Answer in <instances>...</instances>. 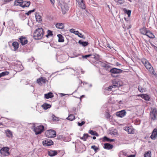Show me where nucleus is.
Wrapping results in <instances>:
<instances>
[{
	"instance_id": "f257e3e1",
	"label": "nucleus",
	"mask_w": 157,
	"mask_h": 157,
	"mask_svg": "<svg viewBox=\"0 0 157 157\" xmlns=\"http://www.w3.org/2000/svg\"><path fill=\"white\" fill-rule=\"evenodd\" d=\"M44 35V30L42 28L36 29L33 33V37L36 40L41 39Z\"/></svg>"
},
{
	"instance_id": "f03ea898",
	"label": "nucleus",
	"mask_w": 157,
	"mask_h": 157,
	"mask_svg": "<svg viewBox=\"0 0 157 157\" xmlns=\"http://www.w3.org/2000/svg\"><path fill=\"white\" fill-rule=\"evenodd\" d=\"M140 62L144 65L146 68L149 72L153 73V72H154V70L153 69V67L146 59H143L140 61Z\"/></svg>"
},
{
	"instance_id": "7ed1b4c3",
	"label": "nucleus",
	"mask_w": 157,
	"mask_h": 157,
	"mask_svg": "<svg viewBox=\"0 0 157 157\" xmlns=\"http://www.w3.org/2000/svg\"><path fill=\"white\" fill-rule=\"evenodd\" d=\"M122 85V82L121 81H113L112 84L108 87L107 90L108 91H111L112 88H118Z\"/></svg>"
},
{
	"instance_id": "20e7f679",
	"label": "nucleus",
	"mask_w": 157,
	"mask_h": 157,
	"mask_svg": "<svg viewBox=\"0 0 157 157\" xmlns=\"http://www.w3.org/2000/svg\"><path fill=\"white\" fill-rule=\"evenodd\" d=\"M10 148L7 147H4L0 150V153L2 156H8L10 155L9 152Z\"/></svg>"
},
{
	"instance_id": "39448f33",
	"label": "nucleus",
	"mask_w": 157,
	"mask_h": 157,
	"mask_svg": "<svg viewBox=\"0 0 157 157\" xmlns=\"http://www.w3.org/2000/svg\"><path fill=\"white\" fill-rule=\"evenodd\" d=\"M44 130V127L43 125H39L35 127L34 131L36 135L41 134Z\"/></svg>"
},
{
	"instance_id": "423d86ee",
	"label": "nucleus",
	"mask_w": 157,
	"mask_h": 157,
	"mask_svg": "<svg viewBox=\"0 0 157 157\" xmlns=\"http://www.w3.org/2000/svg\"><path fill=\"white\" fill-rule=\"evenodd\" d=\"M150 117L151 120H154L157 119V110L156 109H151Z\"/></svg>"
},
{
	"instance_id": "0eeeda50",
	"label": "nucleus",
	"mask_w": 157,
	"mask_h": 157,
	"mask_svg": "<svg viewBox=\"0 0 157 157\" xmlns=\"http://www.w3.org/2000/svg\"><path fill=\"white\" fill-rule=\"evenodd\" d=\"M47 136L48 137H54L56 136V132L54 130H50L47 131L45 133Z\"/></svg>"
},
{
	"instance_id": "6e6552de",
	"label": "nucleus",
	"mask_w": 157,
	"mask_h": 157,
	"mask_svg": "<svg viewBox=\"0 0 157 157\" xmlns=\"http://www.w3.org/2000/svg\"><path fill=\"white\" fill-rule=\"evenodd\" d=\"M53 142L50 140H45L42 142L43 144L45 147L51 146L53 144Z\"/></svg>"
},
{
	"instance_id": "1a4fd4ad",
	"label": "nucleus",
	"mask_w": 157,
	"mask_h": 157,
	"mask_svg": "<svg viewBox=\"0 0 157 157\" xmlns=\"http://www.w3.org/2000/svg\"><path fill=\"white\" fill-rule=\"evenodd\" d=\"M109 71L112 74H116L122 73L123 70L117 68H113L111 69Z\"/></svg>"
},
{
	"instance_id": "9d476101",
	"label": "nucleus",
	"mask_w": 157,
	"mask_h": 157,
	"mask_svg": "<svg viewBox=\"0 0 157 157\" xmlns=\"http://www.w3.org/2000/svg\"><path fill=\"white\" fill-rule=\"evenodd\" d=\"M61 9L63 14H65L69 10V7L66 4L62 5Z\"/></svg>"
},
{
	"instance_id": "9b49d317",
	"label": "nucleus",
	"mask_w": 157,
	"mask_h": 157,
	"mask_svg": "<svg viewBox=\"0 0 157 157\" xmlns=\"http://www.w3.org/2000/svg\"><path fill=\"white\" fill-rule=\"evenodd\" d=\"M19 41L22 45H25L28 43V40L25 37L22 36H21L19 38Z\"/></svg>"
},
{
	"instance_id": "f8f14e48",
	"label": "nucleus",
	"mask_w": 157,
	"mask_h": 157,
	"mask_svg": "<svg viewBox=\"0 0 157 157\" xmlns=\"http://www.w3.org/2000/svg\"><path fill=\"white\" fill-rule=\"evenodd\" d=\"M46 79L44 78L40 77L37 79V82L39 85H42L43 83H46Z\"/></svg>"
},
{
	"instance_id": "ddd939ff",
	"label": "nucleus",
	"mask_w": 157,
	"mask_h": 157,
	"mask_svg": "<svg viewBox=\"0 0 157 157\" xmlns=\"http://www.w3.org/2000/svg\"><path fill=\"white\" fill-rule=\"evenodd\" d=\"M126 112L125 110H123L116 113V115L119 117H124L126 114Z\"/></svg>"
},
{
	"instance_id": "4468645a",
	"label": "nucleus",
	"mask_w": 157,
	"mask_h": 157,
	"mask_svg": "<svg viewBox=\"0 0 157 157\" xmlns=\"http://www.w3.org/2000/svg\"><path fill=\"white\" fill-rule=\"evenodd\" d=\"M157 128H155L152 132L151 135L150 136L151 138L153 140L155 139L157 137Z\"/></svg>"
},
{
	"instance_id": "2eb2a0df",
	"label": "nucleus",
	"mask_w": 157,
	"mask_h": 157,
	"mask_svg": "<svg viewBox=\"0 0 157 157\" xmlns=\"http://www.w3.org/2000/svg\"><path fill=\"white\" fill-rule=\"evenodd\" d=\"M138 96L141 97L142 98H144L146 101H149V96L147 94H138Z\"/></svg>"
},
{
	"instance_id": "dca6fc26",
	"label": "nucleus",
	"mask_w": 157,
	"mask_h": 157,
	"mask_svg": "<svg viewBox=\"0 0 157 157\" xmlns=\"http://www.w3.org/2000/svg\"><path fill=\"white\" fill-rule=\"evenodd\" d=\"M104 148L107 149H111L113 147V145L109 143H105L104 145Z\"/></svg>"
},
{
	"instance_id": "f3484780",
	"label": "nucleus",
	"mask_w": 157,
	"mask_h": 157,
	"mask_svg": "<svg viewBox=\"0 0 157 157\" xmlns=\"http://www.w3.org/2000/svg\"><path fill=\"white\" fill-rule=\"evenodd\" d=\"M30 4V2H24L23 4H20L19 6L23 8L29 7Z\"/></svg>"
},
{
	"instance_id": "a211bd4d",
	"label": "nucleus",
	"mask_w": 157,
	"mask_h": 157,
	"mask_svg": "<svg viewBox=\"0 0 157 157\" xmlns=\"http://www.w3.org/2000/svg\"><path fill=\"white\" fill-rule=\"evenodd\" d=\"M145 35H146L148 37L151 38H154L155 37L153 34L149 30H148L147 32Z\"/></svg>"
},
{
	"instance_id": "6ab92c4d",
	"label": "nucleus",
	"mask_w": 157,
	"mask_h": 157,
	"mask_svg": "<svg viewBox=\"0 0 157 157\" xmlns=\"http://www.w3.org/2000/svg\"><path fill=\"white\" fill-rule=\"evenodd\" d=\"M57 153L56 151L51 150L49 151L48 155L50 156H53L57 155Z\"/></svg>"
},
{
	"instance_id": "aec40b11",
	"label": "nucleus",
	"mask_w": 157,
	"mask_h": 157,
	"mask_svg": "<svg viewBox=\"0 0 157 157\" xmlns=\"http://www.w3.org/2000/svg\"><path fill=\"white\" fill-rule=\"evenodd\" d=\"M53 96H54L53 94L51 92H49L48 94H44V97L46 99L51 98L53 97Z\"/></svg>"
},
{
	"instance_id": "412c9836",
	"label": "nucleus",
	"mask_w": 157,
	"mask_h": 157,
	"mask_svg": "<svg viewBox=\"0 0 157 157\" xmlns=\"http://www.w3.org/2000/svg\"><path fill=\"white\" fill-rule=\"evenodd\" d=\"M35 16L37 22H40L42 21L41 17L37 13L35 14Z\"/></svg>"
},
{
	"instance_id": "4be33fe9",
	"label": "nucleus",
	"mask_w": 157,
	"mask_h": 157,
	"mask_svg": "<svg viewBox=\"0 0 157 157\" xmlns=\"http://www.w3.org/2000/svg\"><path fill=\"white\" fill-rule=\"evenodd\" d=\"M5 133H6V136L8 137H12V133L9 129H8L5 131Z\"/></svg>"
},
{
	"instance_id": "5701e85b",
	"label": "nucleus",
	"mask_w": 157,
	"mask_h": 157,
	"mask_svg": "<svg viewBox=\"0 0 157 157\" xmlns=\"http://www.w3.org/2000/svg\"><path fill=\"white\" fill-rule=\"evenodd\" d=\"M78 43L84 47H85L87 46L89 44L88 42L83 41L81 40H79L78 41Z\"/></svg>"
},
{
	"instance_id": "b1692460",
	"label": "nucleus",
	"mask_w": 157,
	"mask_h": 157,
	"mask_svg": "<svg viewBox=\"0 0 157 157\" xmlns=\"http://www.w3.org/2000/svg\"><path fill=\"white\" fill-rule=\"evenodd\" d=\"M147 31L148 30H147V29L145 27H143L140 29L141 33L144 35H145Z\"/></svg>"
},
{
	"instance_id": "393cba45",
	"label": "nucleus",
	"mask_w": 157,
	"mask_h": 157,
	"mask_svg": "<svg viewBox=\"0 0 157 157\" xmlns=\"http://www.w3.org/2000/svg\"><path fill=\"white\" fill-rule=\"evenodd\" d=\"M41 106L44 109L46 110L50 108L51 106L50 104L47 103H44Z\"/></svg>"
},
{
	"instance_id": "a878e982",
	"label": "nucleus",
	"mask_w": 157,
	"mask_h": 157,
	"mask_svg": "<svg viewBox=\"0 0 157 157\" xmlns=\"http://www.w3.org/2000/svg\"><path fill=\"white\" fill-rule=\"evenodd\" d=\"M78 2L79 6L80 7H81L82 9H84L85 8V5L83 2V0L81 2Z\"/></svg>"
},
{
	"instance_id": "bb28decb",
	"label": "nucleus",
	"mask_w": 157,
	"mask_h": 157,
	"mask_svg": "<svg viewBox=\"0 0 157 157\" xmlns=\"http://www.w3.org/2000/svg\"><path fill=\"white\" fill-rule=\"evenodd\" d=\"M124 12L127 14L128 17H130L131 15V11L129 10H127L126 8H124L123 9Z\"/></svg>"
},
{
	"instance_id": "cd10ccee",
	"label": "nucleus",
	"mask_w": 157,
	"mask_h": 157,
	"mask_svg": "<svg viewBox=\"0 0 157 157\" xmlns=\"http://www.w3.org/2000/svg\"><path fill=\"white\" fill-rule=\"evenodd\" d=\"M56 26L57 28L59 29H63L64 28L63 24L62 23H57Z\"/></svg>"
},
{
	"instance_id": "c85d7f7f",
	"label": "nucleus",
	"mask_w": 157,
	"mask_h": 157,
	"mask_svg": "<svg viewBox=\"0 0 157 157\" xmlns=\"http://www.w3.org/2000/svg\"><path fill=\"white\" fill-rule=\"evenodd\" d=\"M114 140V139H110L106 136H104L103 138V142L107 141V142H111L113 141Z\"/></svg>"
},
{
	"instance_id": "c756f323",
	"label": "nucleus",
	"mask_w": 157,
	"mask_h": 157,
	"mask_svg": "<svg viewBox=\"0 0 157 157\" xmlns=\"http://www.w3.org/2000/svg\"><path fill=\"white\" fill-rule=\"evenodd\" d=\"M12 45L14 48L15 50L17 49L19 47V44L17 42H13Z\"/></svg>"
},
{
	"instance_id": "7c9ffc66",
	"label": "nucleus",
	"mask_w": 157,
	"mask_h": 157,
	"mask_svg": "<svg viewBox=\"0 0 157 157\" xmlns=\"http://www.w3.org/2000/svg\"><path fill=\"white\" fill-rule=\"evenodd\" d=\"M88 132L92 135H94L97 136H99L98 133L95 131L90 130Z\"/></svg>"
},
{
	"instance_id": "2f4dec72",
	"label": "nucleus",
	"mask_w": 157,
	"mask_h": 157,
	"mask_svg": "<svg viewBox=\"0 0 157 157\" xmlns=\"http://www.w3.org/2000/svg\"><path fill=\"white\" fill-rule=\"evenodd\" d=\"M57 36L58 37V42H63L64 41V40L63 37L61 34H58L57 35Z\"/></svg>"
},
{
	"instance_id": "473e14b6",
	"label": "nucleus",
	"mask_w": 157,
	"mask_h": 157,
	"mask_svg": "<svg viewBox=\"0 0 157 157\" xmlns=\"http://www.w3.org/2000/svg\"><path fill=\"white\" fill-rule=\"evenodd\" d=\"M75 118V116L73 114H70L67 118V119L71 121L74 120Z\"/></svg>"
},
{
	"instance_id": "72a5a7b5",
	"label": "nucleus",
	"mask_w": 157,
	"mask_h": 157,
	"mask_svg": "<svg viewBox=\"0 0 157 157\" xmlns=\"http://www.w3.org/2000/svg\"><path fill=\"white\" fill-rule=\"evenodd\" d=\"M24 2L23 0H18L17 2L15 3V5L16 6L19 5L18 4L19 3L20 4H23Z\"/></svg>"
},
{
	"instance_id": "f704fd0d",
	"label": "nucleus",
	"mask_w": 157,
	"mask_h": 157,
	"mask_svg": "<svg viewBox=\"0 0 157 157\" xmlns=\"http://www.w3.org/2000/svg\"><path fill=\"white\" fill-rule=\"evenodd\" d=\"M144 157H151V151H148L147 152L144 154Z\"/></svg>"
},
{
	"instance_id": "c9c22d12",
	"label": "nucleus",
	"mask_w": 157,
	"mask_h": 157,
	"mask_svg": "<svg viewBox=\"0 0 157 157\" xmlns=\"http://www.w3.org/2000/svg\"><path fill=\"white\" fill-rule=\"evenodd\" d=\"M48 34L46 35V36L47 37H48L49 36H52V31L50 30H48Z\"/></svg>"
},
{
	"instance_id": "e433bc0d",
	"label": "nucleus",
	"mask_w": 157,
	"mask_h": 157,
	"mask_svg": "<svg viewBox=\"0 0 157 157\" xmlns=\"http://www.w3.org/2000/svg\"><path fill=\"white\" fill-rule=\"evenodd\" d=\"M52 120L53 121H58L59 120V117H56L54 115H53L52 116Z\"/></svg>"
},
{
	"instance_id": "4c0bfd02",
	"label": "nucleus",
	"mask_w": 157,
	"mask_h": 157,
	"mask_svg": "<svg viewBox=\"0 0 157 157\" xmlns=\"http://www.w3.org/2000/svg\"><path fill=\"white\" fill-rule=\"evenodd\" d=\"M125 130L127 131L128 133H131L132 132V129L128 127L126 128Z\"/></svg>"
},
{
	"instance_id": "58836bf2",
	"label": "nucleus",
	"mask_w": 157,
	"mask_h": 157,
	"mask_svg": "<svg viewBox=\"0 0 157 157\" xmlns=\"http://www.w3.org/2000/svg\"><path fill=\"white\" fill-rule=\"evenodd\" d=\"M138 90L140 92H144L146 91V89H145L140 87L138 88Z\"/></svg>"
},
{
	"instance_id": "ea45409f",
	"label": "nucleus",
	"mask_w": 157,
	"mask_h": 157,
	"mask_svg": "<svg viewBox=\"0 0 157 157\" xmlns=\"http://www.w3.org/2000/svg\"><path fill=\"white\" fill-rule=\"evenodd\" d=\"M91 148L93 149L95 152H96L97 151L98 149V148L96 147L95 146H92L91 147Z\"/></svg>"
},
{
	"instance_id": "a19ab883",
	"label": "nucleus",
	"mask_w": 157,
	"mask_h": 157,
	"mask_svg": "<svg viewBox=\"0 0 157 157\" xmlns=\"http://www.w3.org/2000/svg\"><path fill=\"white\" fill-rule=\"evenodd\" d=\"M92 56V54H89V55H85V56H82V58L83 59H86L88 58L90 56Z\"/></svg>"
},
{
	"instance_id": "79ce46f5",
	"label": "nucleus",
	"mask_w": 157,
	"mask_h": 157,
	"mask_svg": "<svg viewBox=\"0 0 157 157\" xmlns=\"http://www.w3.org/2000/svg\"><path fill=\"white\" fill-rule=\"evenodd\" d=\"M120 153L126 156L127 157L128 155V153L123 151H121Z\"/></svg>"
},
{
	"instance_id": "37998d69",
	"label": "nucleus",
	"mask_w": 157,
	"mask_h": 157,
	"mask_svg": "<svg viewBox=\"0 0 157 157\" xmlns=\"http://www.w3.org/2000/svg\"><path fill=\"white\" fill-rule=\"evenodd\" d=\"M35 10V9H34L32 10L29 11L27 13H26L25 14L28 15H29L31 14L32 12H33Z\"/></svg>"
},
{
	"instance_id": "c03bdc74",
	"label": "nucleus",
	"mask_w": 157,
	"mask_h": 157,
	"mask_svg": "<svg viewBox=\"0 0 157 157\" xmlns=\"http://www.w3.org/2000/svg\"><path fill=\"white\" fill-rule=\"evenodd\" d=\"M124 2V0H118L117 1V3H118V4H119L120 5L122 4Z\"/></svg>"
},
{
	"instance_id": "a18cd8bd",
	"label": "nucleus",
	"mask_w": 157,
	"mask_h": 157,
	"mask_svg": "<svg viewBox=\"0 0 157 157\" xmlns=\"http://www.w3.org/2000/svg\"><path fill=\"white\" fill-rule=\"evenodd\" d=\"M85 123V121H82L81 123L80 122H78V126H81L83 124H84Z\"/></svg>"
},
{
	"instance_id": "49530a36",
	"label": "nucleus",
	"mask_w": 157,
	"mask_h": 157,
	"mask_svg": "<svg viewBox=\"0 0 157 157\" xmlns=\"http://www.w3.org/2000/svg\"><path fill=\"white\" fill-rule=\"evenodd\" d=\"M6 72H3L1 73L0 74V78L4 76H5L6 75Z\"/></svg>"
},
{
	"instance_id": "de8ad7c7",
	"label": "nucleus",
	"mask_w": 157,
	"mask_h": 157,
	"mask_svg": "<svg viewBox=\"0 0 157 157\" xmlns=\"http://www.w3.org/2000/svg\"><path fill=\"white\" fill-rule=\"evenodd\" d=\"M110 115L108 113H106V114L105 115V117L107 119H109L110 118Z\"/></svg>"
},
{
	"instance_id": "09e8293b",
	"label": "nucleus",
	"mask_w": 157,
	"mask_h": 157,
	"mask_svg": "<svg viewBox=\"0 0 157 157\" xmlns=\"http://www.w3.org/2000/svg\"><path fill=\"white\" fill-rule=\"evenodd\" d=\"M78 33V35H77L79 37L85 39V37H84V36L82 35L81 33Z\"/></svg>"
},
{
	"instance_id": "8fccbe9b",
	"label": "nucleus",
	"mask_w": 157,
	"mask_h": 157,
	"mask_svg": "<svg viewBox=\"0 0 157 157\" xmlns=\"http://www.w3.org/2000/svg\"><path fill=\"white\" fill-rule=\"evenodd\" d=\"M81 139L83 140L84 141H86L87 139V137H86V136H84L82 137H81Z\"/></svg>"
},
{
	"instance_id": "3c124183",
	"label": "nucleus",
	"mask_w": 157,
	"mask_h": 157,
	"mask_svg": "<svg viewBox=\"0 0 157 157\" xmlns=\"http://www.w3.org/2000/svg\"><path fill=\"white\" fill-rule=\"evenodd\" d=\"M99 56L97 55H95V57L94 58V59L95 60H98L99 59Z\"/></svg>"
},
{
	"instance_id": "603ef678",
	"label": "nucleus",
	"mask_w": 157,
	"mask_h": 157,
	"mask_svg": "<svg viewBox=\"0 0 157 157\" xmlns=\"http://www.w3.org/2000/svg\"><path fill=\"white\" fill-rule=\"evenodd\" d=\"M12 1V0H4V3L6 4L8 3L9 2Z\"/></svg>"
},
{
	"instance_id": "864d4df0",
	"label": "nucleus",
	"mask_w": 157,
	"mask_h": 157,
	"mask_svg": "<svg viewBox=\"0 0 157 157\" xmlns=\"http://www.w3.org/2000/svg\"><path fill=\"white\" fill-rule=\"evenodd\" d=\"M70 31L72 33H74V32H75V30L74 29H70Z\"/></svg>"
},
{
	"instance_id": "5fc2aeb1",
	"label": "nucleus",
	"mask_w": 157,
	"mask_h": 157,
	"mask_svg": "<svg viewBox=\"0 0 157 157\" xmlns=\"http://www.w3.org/2000/svg\"><path fill=\"white\" fill-rule=\"evenodd\" d=\"M136 156V155H128L127 156V157H135Z\"/></svg>"
},
{
	"instance_id": "6e6d98bb",
	"label": "nucleus",
	"mask_w": 157,
	"mask_h": 157,
	"mask_svg": "<svg viewBox=\"0 0 157 157\" xmlns=\"http://www.w3.org/2000/svg\"><path fill=\"white\" fill-rule=\"evenodd\" d=\"M84 136H86V137H87V139L88 138V137H90V136L87 134H84Z\"/></svg>"
},
{
	"instance_id": "4d7b16f0",
	"label": "nucleus",
	"mask_w": 157,
	"mask_h": 157,
	"mask_svg": "<svg viewBox=\"0 0 157 157\" xmlns=\"http://www.w3.org/2000/svg\"><path fill=\"white\" fill-rule=\"evenodd\" d=\"M75 32H74V34L76 35H78V31H75Z\"/></svg>"
},
{
	"instance_id": "13d9d810",
	"label": "nucleus",
	"mask_w": 157,
	"mask_h": 157,
	"mask_svg": "<svg viewBox=\"0 0 157 157\" xmlns=\"http://www.w3.org/2000/svg\"><path fill=\"white\" fill-rule=\"evenodd\" d=\"M107 47L109 48H111V46L110 45V44H107Z\"/></svg>"
},
{
	"instance_id": "bf43d9fd",
	"label": "nucleus",
	"mask_w": 157,
	"mask_h": 157,
	"mask_svg": "<svg viewBox=\"0 0 157 157\" xmlns=\"http://www.w3.org/2000/svg\"><path fill=\"white\" fill-rule=\"evenodd\" d=\"M52 4H54V0H50Z\"/></svg>"
},
{
	"instance_id": "052dcab7",
	"label": "nucleus",
	"mask_w": 157,
	"mask_h": 157,
	"mask_svg": "<svg viewBox=\"0 0 157 157\" xmlns=\"http://www.w3.org/2000/svg\"><path fill=\"white\" fill-rule=\"evenodd\" d=\"M91 56V58H92L94 59V58L95 57V55H93L92 54V56Z\"/></svg>"
},
{
	"instance_id": "680f3d73",
	"label": "nucleus",
	"mask_w": 157,
	"mask_h": 157,
	"mask_svg": "<svg viewBox=\"0 0 157 157\" xmlns=\"http://www.w3.org/2000/svg\"><path fill=\"white\" fill-rule=\"evenodd\" d=\"M60 94L61 95L62 97L66 95V94H63V93Z\"/></svg>"
},
{
	"instance_id": "e2e57ef3",
	"label": "nucleus",
	"mask_w": 157,
	"mask_h": 157,
	"mask_svg": "<svg viewBox=\"0 0 157 157\" xmlns=\"http://www.w3.org/2000/svg\"><path fill=\"white\" fill-rule=\"evenodd\" d=\"M84 96H84V95H82V96L80 98V100H81V98H82L84 97Z\"/></svg>"
},
{
	"instance_id": "0e129e2a",
	"label": "nucleus",
	"mask_w": 157,
	"mask_h": 157,
	"mask_svg": "<svg viewBox=\"0 0 157 157\" xmlns=\"http://www.w3.org/2000/svg\"><path fill=\"white\" fill-rule=\"evenodd\" d=\"M112 132V134H113V135H115L116 134V132Z\"/></svg>"
},
{
	"instance_id": "69168bd1",
	"label": "nucleus",
	"mask_w": 157,
	"mask_h": 157,
	"mask_svg": "<svg viewBox=\"0 0 157 157\" xmlns=\"http://www.w3.org/2000/svg\"><path fill=\"white\" fill-rule=\"evenodd\" d=\"M77 2H81V1H82V0H76Z\"/></svg>"
},
{
	"instance_id": "338daca9",
	"label": "nucleus",
	"mask_w": 157,
	"mask_h": 157,
	"mask_svg": "<svg viewBox=\"0 0 157 157\" xmlns=\"http://www.w3.org/2000/svg\"><path fill=\"white\" fill-rule=\"evenodd\" d=\"M93 139H94V140H95L96 139V137L95 136H93V137H92Z\"/></svg>"
},
{
	"instance_id": "774afa93",
	"label": "nucleus",
	"mask_w": 157,
	"mask_h": 157,
	"mask_svg": "<svg viewBox=\"0 0 157 157\" xmlns=\"http://www.w3.org/2000/svg\"><path fill=\"white\" fill-rule=\"evenodd\" d=\"M116 64H117V66H119V65H121V64H119V63H118V62H117V63H116Z\"/></svg>"
}]
</instances>
